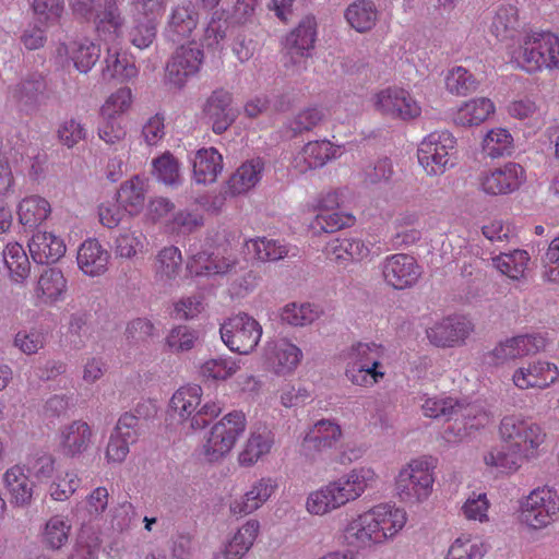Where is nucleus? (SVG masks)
<instances>
[{
  "mask_svg": "<svg viewBox=\"0 0 559 559\" xmlns=\"http://www.w3.org/2000/svg\"><path fill=\"white\" fill-rule=\"evenodd\" d=\"M525 181V169L514 162H507L498 167L484 170L477 178L478 190L490 197L511 194L518 191Z\"/></svg>",
  "mask_w": 559,
  "mask_h": 559,
  "instance_id": "obj_13",
  "label": "nucleus"
},
{
  "mask_svg": "<svg viewBox=\"0 0 559 559\" xmlns=\"http://www.w3.org/2000/svg\"><path fill=\"white\" fill-rule=\"evenodd\" d=\"M488 545L478 537L461 535L450 545L444 559H484Z\"/></svg>",
  "mask_w": 559,
  "mask_h": 559,
  "instance_id": "obj_52",
  "label": "nucleus"
},
{
  "mask_svg": "<svg viewBox=\"0 0 559 559\" xmlns=\"http://www.w3.org/2000/svg\"><path fill=\"white\" fill-rule=\"evenodd\" d=\"M499 437L503 448H492L484 455V463L502 473H516L524 462L538 459L546 452L548 435L543 425L522 414L502 417Z\"/></svg>",
  "mask_w": 559,
  "mask_h": 559,
  "instance_id": "obj_1",
  "label": "nucleus"
},
{
  "mask_svg": "<svg viewBox=\"0 0 559 559\" xmlns=\"http://www.w3.org/2000/svg\"><path fill=\"white\" fill-rule=\"evenodd\" d=\"M516 521L530 533L549 528L559 521V492L538 486L518 500Z\"/></svg>",
  "mask_w": 559,
  "mask_h": 559,
  "instance_id": "obj_7",
  "label": "nucleus"
},
{
  "mask_svg": "<svg viewBox=\"0 0 559 559\" xmlns=\"http://www.w3.org/2000/svg\"><path fill=\"white\" fill-rule=\"evenodd\" d=\"M437 459L418 456L412 459L399 471L394 487L399 499L409 506L426 502L433 492Z\"/></svg>",
  "mask_w": 559,
  "mask_h": 559,
  "instance_id": "obj_6",
  "label": "nucleus"
},
{
  "mask_svg": "<svg viewBox=\"0 0 559 559\" xmlns=\"http://www.w3.org/2000/svg\"><path fill=\"white\" fill-rule=\"evenodd\" d=\"M146 237L141 231L124 229L115 239L114 250L117 257L133 259L145 249Z\"/></svg>",
  "mask_w": 559,
  "mask_h": 559,
  "instance_id": "obj_57",
  "label": "nucleus"
},
{
  "mask_svg": "<svg viewBox=\"0 0 559 559\" xmlns=\"http://www.w3.org/2000/svg\"><path fill=\"white\" fill-rule=\"evenodd\" d=\"M531 257L526 250L515 249L492 258L493 266L511 280L524 277Z\"/></svg>",
  "mask_w": 559,
  "mask_h": 559,
  "instance_id": "obj_48",
  "label": "nucleus"
},
{
  "mask_svg": "<svg viewBox=\"0 0 559 559\" xmlns=\"http://www.w3.org/2000/svg\"><path fill=\"white\" fill-rule=\"evenodd\" d=\"M128 134L123 118H99L97 135L108 145L122 143Z\"/></svg>",
  "mask_w": 559,
  "mask_h": 559,
  "instance_id": "obj_62",
  "label": "nucleus"
},
{
  "mask_svg": "<svg viewBox=\"0 0 559 559\" xmlns=\"http://www.w3.org/2000/svg\"><path fill=\"white\" fill-rule=\"evenodd\" d=\"M82 479L75 471L58 473L49 483L47 492L51 500L64 502L80 488Z\"/></svg>",
  "mask_w": 559,
  "mask_h": 559,
  "instance_id": "obj_53",
  "label": "nucleus"
},
{
  "mask_svg": "<svg viewBox=\"0 0 559 559\" xmlns=\"http://www.w3.org/2000/svg\"><path fill=\"white\" fill-rule=\"evenodd\" d=\"M72 525L67 516L56 514L50 516L40 533V542L45 548L59 550L67 545Z\"/></svg>",
  "mask_w": 559,
  "mask_h": 559,
  "instance_id": "obj_42",
  "label": "nucleus"
},
{
  "mask_svg": "<svg viewBox=\"0 0 559 559\" xmlns=\"http://www.w3.org/2000/svg\"><path fill=\"white\" fill-rule=\"evenodd\" d=\"M347 23L358 33H366L373 28L378 21V10L370 0H357L345 10Z\"/></svg>",
  "mask_w": 559,
  "mask_h": 559,
  "instance_id": "obj_45",
  "label": "nucleus"
},
{
  "mask_svg": "<svg viewBox=\"0 0 559 559\" xmlns=\"http://www.w3.org/2000/svg\"><path fill=\"white\" fill-rule=\"evenodd\" d=\"M246 416L240 411L226 414L215 423L204 438L202 453L209 462H217L225 457L236 445L245 432Z\"/></svg>",
  "mask_w": 559,
  "mask_h": 559,
  "instance_id": "obj_10",
  "label": "nucleus"
},
{
  "mask_svg": "<svg viewBox=\"0 0 559 559\" xmlns=\"http://www.w3.org/2000/svg\"><path fill=\"white\" fill-rule=\"evenodd\" d=\"M274 444V435L266 427L251 432L243 450L238 455V462L242 466H251L271 452Z\"/></svg>",
  "mask_w": 559,
  "mask_h": 559,
  "instance_id": "obj_39",
  "label": "nucleus"
},
{
  "mask_svg": "<svg viewBox=\"0 0 559 559\" xmlns=\"http://www.w3.org/2000/svg\"><path fill=\"white\" fill-rule=\"evenodd\" d=\"M234 264L235 261L230 258L218 259L214 253L199 252L188 262L187 269L191 275L210 276L226 274Z\"/></svg>",
  "mask_w": 559,
  "mask_h": 559,
  "instance_id": "obj_44",
  "label": "nucleus"
},
{
  "mask_svg": "<svg viewBox=\"0 0 559 559\" xmlns=\"http://www.w3.org/2000/svg\"><path fill=\"white\" fill-rule=\"evenodd\" d=\"M76 260L84 274L99 276L107 271L109 253L97 239H87L80 246Z\"/></svg>",
  "mask_w": 559,
  "mask_h": 559,
  "instance_id": "obj_34",
  "label": "nucleus"
},
{
  "mask_svg": "<svg viewBox=\"0 0 559 559\" xmlns=\"http://www.w3.org/2000/svg\"><path fill=\"white\" fill-rule=\"evenodd\" d=\"M369 510L385 544L394 540L408 521L406 510L395 503L382 502Z\"/></svg>",
  "mask_w": 559,
  "mask_h": 559,
  "instance_id": "obj_25",
  "label": "nucleus"
},
{
  "mask_svg": "<svg viewBox=\"0 0 559 559\" xmlns=\"http://www.w3.org/2000/svg\"><path fill=\"white\" fill-rule=\"evenodd\" d=\"M67 292V280L58 269L45 270L38 278L35 296L41 304H53L61 299Z\"/></svg>",
  "mask_w": 559,
  "mask_h": 559,
  "instance_id": "obj_40",
  "label": "nucleus"
},
{
  "mask_svg": "<svg viewBox=\"0 0 559 559\" xmlns=\"http://www.w3.org/2000/svg\"><path fill=\"white\" fill-rule=\"evenodd\" d=\"M301 359V349L286 338L269 343L264 350L266 368L277 376L292 374Z\"/></svg>",
  "mask_w": 559,
  "mask_h": 559,
  "instance_id": "obj_21",
  "label": "nucleus"
},
{
  "mask_svg": "<svg viewBox=\"0 0 559 559\" xmlns=\"http://www.w3.org/2000/svg\"><path fill=\"white\" fill-rule=\"evenodd\" d=\"M421 408L426 417L454 420V426L445 430L449 441L461 440L471 430L484 428L491 423V415L481 406L463 403L444 393L427 397Z\"/></svg>",
  "mask_w": 559,
  "mask_h": 559,
  "instance_id": "obj_4",
  "label": "nucleus"
},
{
  "mask_svg": "<svg viewBox=\"0 0 559 559\" xmlns=\"http://www.w3.org/2000/svg\"><path fill=\"white\" fill-rule=\"evenodd\" d=\"M512 382L519 390H546L559 382V368L554 362L538 359L515 369Z\"/></svg>",
  "mask_w": 559,
  "mask_h": 559,
  "instance_id": "obj_18",
  "label": "nucleus"
},
{
  "mask_svg": "<svg viewBox=\"0 0 559 559\" xmlns=\"http://www.w3.org/2000/svg\"><path fill=\"white\" fill-rule=\"evenodd\" d=\"M219 333L222 341L231 352L248 355L258 346L262 326L253 317L238 313L221 325Z\"/></svg>",
  "mask_w": 559,
  "mask_h": 559,
  "instance_id": "obj_12",
  "label": "nucleus"
},
{
  "mask_svg": "<svg viewBox=\"0 0 559 559\" xmlns=\"http://www.w3.org/2000/svg\"><path fill=\"white\" fill-rule=\"evenodd\" d=\"M36 21L45 28L56 25L64 12V0H31Z\"/></svg>",
  "mask_w": 559,
  "mask_h": 559,
  "instance_id": "obj_59",
  "label": "nucleus"
},
{
  "mask_svg": "<svg viewBox=\"0 0 559 559\" xmlns=\"http://www.w3.org/2000/svg\"><path fill=\"white\" fill-rule=\"evenodd\" d=\"M322 313L319 306L314 304H296L292 302L286 305L281 313L284 322L294 326H305L311 324Z\"/></svg>",
  "mask_w": 559,
  "mask_h": 559,
  "instance_id": "obj_56",
  "label": "nucleus"
},
{
  "mask_svg": "<svg viewBox=\"0 0 559 559\" xmlns=\"http://www.w3.org/2000/svg\"><path fill=\"white\" fill-rule=\"evenodd\" d=\"M347 546L370 549L385 545L369 509L352 518L343 530Z\"/></svg>",
  "mask_w": 559,
  "mask_h": 559,
  "instance_id": "obj_20",
  "label": "nucleus"
},
{
  "mask_svg": "<svg viewBox=\"0 0 559 559\" xmlns=\"http://www.w3.org/2000/svg\"><path fill=\"white\" fill-rule=\"evenodd\" d=\"M316 38L317 21L313 16H305L285 39V48L293 62H297L298 58L309 56L314 48Z\"/></svg>",
  "mask_w": 559,
  "mask_h": 559,
  "instance_id": "obj_30",
  "label": "nucleus"
},
{
  "mask_svg": "<svg viewBox=\"0 0 559 559\" xmlns=\"http://www.w3.org/2000/svg\"><path fill=\"white\" fill-rule=\"evenodd\" d=\"M93 432L90 425L74 420L61 428L59 433V451L67 457H75L90 448Z\"/></svg>",
  "mask_w": 559,
  "mask_h": 559,
  "instance_id": "obj_28",
  "label": "nucleus"
},
{
  "mask_svg": "<svg viewBox=\"0 0 559 559\" xmlns=\"http://www.w3.org/2000/svg\"><path fill=\"white\" fill-rule=\"evenodd\" d=\"M119 0H105L97 7L93 23L100 40L108 44L120 43L124 17L118 7Z\"/></svg>",
  "mask_w": 559,
  "mask_h": 559,
  "instance_id": "obj_24",
  "label": "nucleus"
},
{
  "mask_svg": "<svg viewBox=\"0 0 559 559\" xmlns=\"http://www.w3.org/2000/svg\"><path fill=\"white\" fill-rule=\"evenodd\" d=\"M343 438L341 425L333 419H320L309 427L300 443V454L317 461L322 453L335 449Z\"/></svg>",
  "mask_w": 559,
  "mask_h": 559,
  "instance_id": "obj_14",
  "label": "nucleus"
},
{
  "mask_svg": "<svg viewBox=\"0 0 559 559\" xmlns=\"http://www.w3.org/2000/svg\"><path fill=\"white\" fill-rule=\"evenodd\" d=\"M456 139L448 130L433 131L418 145L417 158L428 176H441L456 164Z\"/></svg>",
  "mask_w": 559,
  "mask_h": 559,
  "instance_id": "obj_8",
  "label": "nucleus"
},
{
  "mask_svg": "<svg viewBox=\"0 0 559 559\" xmlns=\"http://www.w3.org/2000/svg\"><path fill=\"white\" fill-rule=\"evenodd\" d=\"M57 52L60 57L69 58L81 73H87L100 57L99 46L87 38L63 43L58 47Z\"/></svg>",
  "mask_w": 559,
  "mask_h": 559,
  "instance_id": "obj_29",
  "label": "nucleus"
},
{
  "mask_svg": "<svg viewBox=\"0 0 559 559\" xmlns=\"http://www.w3.org/2000/svg\"><path fill=\"white\" fill-rule=\"evenodd\" d=\"M128 36L130 43L139 49L150 47L156 37V20L150 17L134 19Z\"/></svg>",
  "mask_w": 559,
  "mask_h": 559,
  "instance_id": "obj_61",
  "label": "nucleus"
},
{
  "mask_svg": "<svg viewBox=\"0 0 559 559\" xmlns=\"http://www.w3.org/2000/svg\"><path fill=\"white\" fill-rule=\"evenodd\" d=\"M354 222L355 217L352 214L335 210L331 212L317 213L310 224V227L314 231L334 233L342 228L352 226Z\"/></svg>",
  "mask_w": 559,
  "mask_h": 559,
  "instance_id": "obj_60",
  "label": "nucleus"
},
{
  "mask_svg": "<svg viewBox=\"0 0 559 559\" xmlns=\"http://www.w3.org/2000/svg\"><path fill=\"white\" fill-rule=\"evenodd\" d=\"M277 483L271 477L255 480L250 489L229 503V511L235 516H245L259 510L275 493Z\"/></svg>",
  "mask_w": 559,
  "mask_h": 559,
  "instance_id": "obj_22",
  "label": "nucleus"
},
{
  "mask_svg": "<svg viewBox=\"0 0 559 559\" xmlns=\"http://www.w3.org/2000/svg\"><path fill=\"white\" fill-rule=\"evenodd\" d=\"M4 484L10 501L17 507L29 506L33 500L34 484L22 465H13L4 473Z\"/></svg>",
  "mask_w": 559,
  "mask_h": 559,
  "instance_id": "obj_36",
  "label": "nucleus"
},
{
  "mask_svg": "<svg viewBox=\"0 0 559 559\" xmlns=\"http://www.w3.org/2000/svg\"><path fill=\"white\" fill-rule=\"evenodd\" d=\"M223 168V156L215 147H203L194 153L192 175L197 183L211 185L215 182Z\"/></svg>",
  "mask_w": 559,
  "mask_h": 559,
  "instance_id": "obj_31",
  "label": "nucleus"
},
{
  "mask_svg": "<svg viewBox=\"0 0 559 559\" xmlns=\"http://www.w3.org/2000/svg\"><path fill=\"white\" fill-rule=\"evenodd\" d=\"M182 266V255L176 246L162 248L154 260V275L159 282H169L177 278Z\"/></svg>",
  "mask_w": 559,
  "mask_h": 559,
  "instance_id": "obj_43",
  "label": "nucleus"
},
{
  "mask_svg": "<svg viewBox=\"0 0 559 559\" xmlns=\"http://www.w3.org/2000/svg\"><path fill=\"white\" fill-rule=\"evenodd\" d=\"M247 249L261 262H276L288 257L289 247L281 240L258 237L246 242Z\"/></svg>",
  "mask_w": 559,
  "mask_h": 559,
  "instance_id": "obj_49",
  "label": "nucleus"
},
{
  "mask_svg": "<svg viewBox=\"0 0 559 559\" xmlns=\"http://www.w3.org/2000/svg\"><path fill=\"white\" fill-rule=\"evenodd\" d=\"M16 213L20 224L27 228H35L50 216L51 205L45 198L32 194L19 202Z\"/></svg>",
  "mask_w": 559,
  "mask_h": 559,
  "instance_id": "obj_38",
  "label": "nucleus"
},
{
  "mask_svg": "<svg viewBox=\"0 0 559 559\" xmlns=\"http://www.w3.org/2000/svg\"><path fill=\"white\" fill-rule=\"evenodd\" d=\"M239 366L231 358H212L201 367V373L206 379L226 380L236 373Z\"/></svg>",
  "mask_w": 559,
  "mask_h": 559,
  "instance_id": "obj_64",
  "label": "nucleus"
},
{
  "mask_svg": "<svg viewBox=\"0 0 559 559\" xmlns=\"http://www.w3.org/2000/svg\"><path fill=\"white\" fill-rule=\"evenodd\" d=\"M109 504V491L105 486H98L86 495L82 501V510L88 520H99Z\"/></svg>",
  "mask_w": 559,
  "mask_h": 559,
  "instance_id": "obj_63",
  "label": "nucleus"
},
{
  "mask_svg": "<svg viewBox=\"0 0 559 559\" xmlns=\"http://www.w3.org/2000/svg\"><path fill=\"white\" fill-rule=\"evenodd\" d=\"M120 43L110 44L107 47L102 74L104 80H117L127 82L135 78L139 70L134 58L119 47Z\"/></svg>",
  "mask_w": 559,
  "mask_h": 559,
  "instance_id": "obj_27",
  "label": "nucleus"
},
{
  "mask_svg": "<svg viewBox=\"0 0 559 559\" xmlns=\"http://www.w3.org/2000/svg\"><path fill=\"white\" fill-rule=\"evenodd\" d=\"M385 283L395 289L413 287L421 276V266L409 254L395 253L385 258L382 263Z\"/></svg>",
  "mask_w": 559,
  "mask_h": 559,
  "instance_id": "obj_17",
  "label": "nucleus"
},
{
  "mask_svg": "<svg viewBox=\"0 0 559 559\" xmlns=\"http://www.w3.org/2000/svg\"><path fill=\"white\" fill-rule=\"evenodd\" d=\"M479 82L466 68L455 66L444 75L445 90L454 96H467L478 88Z\"/></svg>",
  "mask_w": 559,
  "mask_h": 559,
  "instance_id": "obj_51",
  "label": "nucleus"
},
{
  "mask_svg": "<svg viewBox=\"0 0 559 559\" xmlns=\"http://www.w3.org/2000/svg\"><path fill=\"white\" fill-rule=\"evenodd\" d=\"M511 67L528 75L559 72V35L549 29L527 28L506 46Z\"/></svg>",
  "mask_w": 559,
  "mask_h": 559,
  "instance_id": "obj_2",
  "label": "nucleus"
},
{
  "mask_svg": "<svg viewBox=\"0 0 559 559\" xmlns=\"http://www.w3.org/2000/svg\"><path fill=\"white\" fill-rule=\"evenodd\" d=\"M202 388L193 384L179 388L170 399L171 411L181 420H189L193 430L205 428L223 411L222 405L216 401H207L202 404Z\"/></svg>",
  "mask_w": 559,
  "mask_h": 559,
  "instance_id": "obj_9",
  "label": "nucleus"
},
{
  "mask_svg": "<svg viewBox=\"0 0 559 559\" xmlns=\"http://www.w3.org/2000/svg\"><path fill=\"white\" fill-rule=\"evenodd\" d=\"M520 27L519 10L516 7L508 4L497 9L491 24L490 32L498 40H515L514 34Z\"/></svg>",
  "mask_w": 559,
  "mask_h": 559,
  "instance_id": "obj_46",
  "label": "nucleus"
},
{
  "mask_svg": "<svg viewBox=\"0 0 559 559\" xmlns=\"http://www.w3.org/2000/svg\"><path fill=\"white\" fill-rule=\"evenodd\" d=\"M28 250L34 262L50 264L64 255L66 245L59 236L39 230L32 236L28 242Z\"/></svg>",
  "mask_w": 559,
  "mask_h": 559,
  "instance_id": "obj_32",
  "label": "nucleus"
},
{
  "mask_svg": "<svg viewBox=\"0 0 559 559\" xmlns=\"http://www.w3.org/2000/svg\"><path fill=\"white\" fill-rule=\"evenodd\" d=\"M199 23V13L192 0H180L169 13L166 32L173 41L189 38Z\"/></svg>",
  "mask_w": 559,
  "mask_h": 559,
  "instance_id": "obj_26",
  "label": "nucleus"
},
{
  "mask_svg": "<svg viewBox=\"0 0 559 559\" xmlns=\"http://www.w3.org/2000/svg\"><path fill=\"white\" fill-rule=\"evenodd\" d=\"M378 474L370 466L354 467L342 476L312 490L305 508L311 515L323 516L358 500L378 481Z\"/></svg>",
  "mask_w": 559,
  "mask_h": 559,
  "instance_id": "obj_3",
  "label": "nucleus"
},
{
  "mask_svg": "<svg viewBox=\"0 0 559 559\" xmlns=\"http://www.w3.org/2000/svg\"><path fill=\"white\" fill-rule=\"evenodd\" d=\"M145 182L139 176L122 182L116 193V199L123 211L130 216L139 215L145 204Z\"/></svg>",
  "mask_w": 559,
  "mask_h": 559,
  "instance_id": "obj_37",
  "label": "nucleus"
},
{
  "mask_svg": "<svg viewBox=\"0 0 559 559\" xmlns=\"http://www.w3.org/2000/svg\"><path fill=\"white\" fill-rule=\"evenodd\" d=\"M260 533L258 520H248L233 536L224 550L225 559H241L253 546Z\"/></svg>",
  "mask_w": 559,
  "mask_h": 559,
  "instance_id": "obj_41",
  "label": "nucleus"
},
{
  "mask_svg": "<svg viewBox=\"0 0 559 559\" xmlns=\"http://www.w3.org/2000/svg\"><path fill=\"white\" fill-rule=\"evenodd\" d=\"M419 221L417 211H405L397 215L393 222V238L400 245H413L420 239V231L415 228Z\"/></svg>",
  "mask_w": 559,
  "mask_h": 559,
  "instance_id": "obj_54",
  "label": "nucleus"
},
{
  "mask_svg": "<svg viewBox=\"0 0 559 559\" xmlns=\"http://www.w3.org/2000/svg\"><path fill=\"white\" fill-rule=\"evenodd\" d=\"M481 151L492 159L510 156L514 151L513 136L506 128H492L481 140Z\"/></svg>",
  "mask_w": 559,
  "mask_h": 559,
  "instance_id": "obj_47",
  "label": "nucleus"
},
{
  "mask_svg": "<svg viewBox=\"0 0 559 559\" xmlns=\"http://www.w3.org/2000/svg\"><path fill=\"white\" fill-rule=\"evenodd\" d=\"M370 100L374 111L392 120L411 121L421 115L419 102L408 90L396 85L377 91Z\"/></svg>",
  "mask_w": 559,
  "mask_h": 559,
  "instance_id": "obj_11",
  "label": "nucleus"
},
{
  "mask_svg": "<svg viewBox=\"0 0 559 559\" xmlns=\"http://www.w3.org/2000/svg\"><path fill=\"white\" fill-rule=\"evenodd\" d=\"M496 111L495 103L488 97H474L463 102L453 115V121L461 127H478Z\"/></svg>",
  "mask_w": 559,
  "mask_h": 559,
  "instance_id": "obj_33",
  "label": "nucleus"
},
{
  "mask_svg": "<svg viewBox=\"0 0 559 559\" xmlns=\"http://www.w3.org/2000/svg\"><path fill=\"white\" fill-rule=\"evenodd\" d=\"M202 114L215 134L224 133L238 117L233 94L224 88L213 91L202 107Z\"/></svg>",
  "mask_w": 559,
  "mask_h": 559,
  "instance_id": "obj_19",
  "label": "nucleus"
},
{
  "mask_svg": "<svg viewBox=\"0 0 559 559\" xmlns=\"http://www.w3.org/2000/svg\"><path fill=\"white\" fill-rule=\"evenodd\" d=\"M153 175L156 179L168 186H176L180 181V165L170 153L165 152L152 160Z\"/></svg>",
  "mask_w": 559,
  "mask_h": 559,
  "instance_id": "obj_58",
  "label": "nucleus"
},
{
  "mask_svg": "<svg viewBox=\"0 0 559 559\" xmlns=\"http://www.w3.org/2000/svg\"><path fill=\"white\" fill-rule=\"evenodd\" d=\"M133 104L130 87H120L111 93L100 106L99 118H123Z\"/></svg>",
  "mask_w": 559,
  "mask_h": 559,
  "instance_id": "obj_55",
  "label": "nucleus"
},
{
  "mask_svg": "<svg viewBox=\"0 0 559 559\" xmlns=\"http://www.w3.org/2000/svg\"><path fill=\"white\" fill-rule=\"evenodd\" d=\"M386 347L377 342H356L344 353L345 377L356 386L372 388L381 382L386 372Z\"/></svg>",
  "mask_w": 559,
  "mask_h": 559,
  "instance_id": "obj_5",
  "label": "nucleus"
},
{
  "mask_svg": "<svg viewBox=\"0 0 559 559\" xmlns=\"http://www.w3.org/2000/svg\"><path fill=\"white\" fill-rule=\"evenodd\" d=\"M474 330L472 322L463 316L447 317L426 330L429 342L441 348L461 346Z\"/></svg>",
  "mask_w": 559,
  "mask_h": 559,
  "instance_id": "obj_15",
  "label": "nucleus"
},
{
  "mask_svg": "<svg viewBox=\"0 0 559 559\" xmlns=\"http://www.w3.org/2000/svg\"><path fill=\"white\" fill-rule=\"evenodd\" d=\"M264 163L253 158L241 164L226 183V193L239 195L251 190L261 180Z\"/></svg>",
  "mask_w": 559,
  "mask_h": 559,
  "instance_id": "obj_35",
  "label": "nucleus"
},
{
  "mask_svg": "<svg viewBox=\"0 0 559 559\" xmlns=\"http://www.w3.org/2000/svg\"><path fill=\"white\" fill-rule=\"evenodd\" d=\"M342 155V146L329 140L310 141L304 145L294 158V167L299 173L323 167L330 160Z\"/></svg>",
  "mask_w": 559,
  "mask_h": 559,
  "instance_id": "obj_23",
  "label": "nucleus"
},
{
  "mask_svg": "<svg viewBox=\"0 0 559 559\" xmlns=\"http://www.w3.org/2000/svg\"><path fill=\"white\" fill-rule=\"evenodd\" d=\"M203 58V50L199 47H178L166 66V78L169 83L179 88L185 86L189 79L199 73Z\"/></svg>",
  "mask_w": 559,
  "mask_h": 559,
  "instance_id": "obj_16",
  "label": "nucleus"
},
{
  "mask_svg": "<svg viewBox=\"0 0 559 559\" xmlns=\"http://www.w3.org/2000/svg\"><path fill=\"white\" fill-rule=\"evenodd\" d=\"M3 261L15 283H23L29 275L31 263L22 245L10 242L3 250Z\"/></svg>",
  "mask_w": 559,
  "mask_h": 559,
  "instance_id": "obj_50",
  "label": "nucleus"
}]
</instances>
